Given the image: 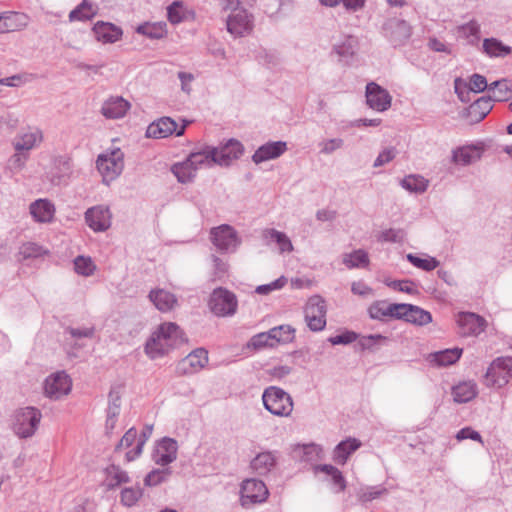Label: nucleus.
<instances>
[{
	"label": "nucleus",
	"mask_w": 512,
	"mask_h": 512,
	"mask_svg": "<svg viewBox=\"0 0 512 512\" xmlns=\"http://www.w3.org/2000/svg\"><path fill=\"white\" fill-rule=\"evenodd\" d=\"M98 41L102 43H115L122 36V30L111 23L98 22L93 28Z\"/></svg>",
	"instance_id": "nucleus-32"
},
{
	"label": "nucleus",
	"mask_w": 512,
	"mask_h": 512,
	"mask_svg": "<svg viewBox=\"0 0 512 512\" xmlns=\"http://www.w3.org/2000/svg\"><path fill=\"white\" fill-rule=\"evenodd\" d=\"M96 166L103 177V181L109 183L122 173L124 168V153L120 148L107 150L98 155Z\"/></svg>",
	"instance_id": "nucleus-4"
},
{
	"label": "nucleus",
	"mask_w": 512,
	"mask_h": 512,
	"mask_svg": "<svg viewBox=\"0 0 512 512\" xmlns=\"http://www.w3.org/2000/svg\"><path fill=\"white\" fill-rule=\"evenodd\" d=\"M305 320L312 331H321L326 326V305L320 296L309 299L305 308Z\"/></svg>",
	"instance_id": "nucleus-12"
},
{
	"label": "nucleus",
	"mask_w": 512,
	"mask_h": 512,
	"mask_svg": "<svg viewBox=\"0 0 512 512\" xmlns=\"http://www.w3.org/2000/svg\"><path fill=\"white\" fill-rule=\"evenodd\" d=\"M276 340L273 336L271 329L267 332H261L254 335L249 343L248 347L253 349H262L265 347H274L276 345Z\"/></svg>",
	"instance_id": "nucleus-49"
},
{
	"label": "nucleus",
	"mask_w": 512,
	"mask_h": 512,
	"mask_svg": "<svg viewBox=\"0 0 512 512\" xmlns=\"http://www.w3.org/2000/svg\"><path fill=\"white\" fill-rule=\"evenodd\" d=\"M457 32L460 37L467 39L472 45L476 44L480 39V25L476 20H471L458 26Z\"/></svg>",
	"instance_id": "nucleus-47"
},
{
	"label": "nucleus",
	"mask_w": 512,
	"mask_h": 512,
	"mask_svg": "<svg viewBox=\"0 0 512 512\" xmlns=\"http://www.w3.org/2000/svg\"><path fill=\"white\" fill-rule=\"evenodd\" d=\"M96 14L95 7L87 0H83L69 13L70 21H88Z\"/></svg>",
	"instance_id": "nucleus-46"
},
{
	"label": "nucleus",
	"mask_w": 512,
	"mask_h": 512,
	"mask_svg": "<svg viewBox=\"0 0 512 512\" xmlns=\"http://www.w3.org/2000/svg\"><path fill=\"white\" fill-rule=\"evenodd\" d=\"M399 304H388L384 301H378L373 303L369 309V315L372 319L376 320H384L388 317L395 318L397 317V309Z\"/></svg>",
	"instance_id": "nucleus-37"
},
{
	"label": "nucleus",
	"mask_w": 512,
	"mask_h": 512,
	"mask_svg": "<svg viewBox=\"0 0 512 512\" xmlns=\"http://www.w3.org/2000/svg\"><path fill=\"white\" fill-rule=\"evenodd\" d=\"M384 36L393 44L401 46L411 37L412 28L409 23L401 19H390L383 26Z\"/></svg>",
	"instance_id": "nucleus-17"
},
{
	"label": "nucleus",
	"mask_w": 512,
	"mask_h": 512,
	"mask_svg": "<svg viewBox=\"0 0 512 512\" xmlns=\"http://www.w3.org/2000/svg\"><path fill=\"white\" fill-rule=\"evenodd\" d=\"M454 90L461 102L467 103L470 101V87L467 82L461 78L454 80Z\"/></svg>",
	"instance_id": "nucleus-63"
},
{
	"label": "nucleus",
	"mask_w": 512,
	"mask_h": 512,
	"mask_svg": "<svg viewBox=\"0 0 512 512\" xmlns=\"http://www.w3.org/2000/svg\"><path fill=\"white\" fill-rule=\"evenodd\" d=\"M227 31L234 37H243L253 30V15L247 9L232 10L226 21Z\"/></svg>",
	"instance_id": "nucleus-11"
},
{
	"label": "nucleus",
	"mask_w": 512,
	"mask_h": 512,
	"mask_svg": "<svg viewBox=\"0 0 512 512\" xmlns=\"http://www.w3.org/2000/svg\"><path fill=\"white\" fill-rule=\"evenodd\" d=\"M492 108V98L481 97L470 105L468 115L473 122H480L489 114Z\"/></svg>",
	"instance_id": "nucleus-38"
},
{
	"label": "nucleus",
	"mask_w": 512,
	"mask_h": 512,
	"mask_svg": "<svg viewBox=\"0 0 512 512\" xmlns=\"http://www.w3.org/2000/svg\"><path fill=\"white\" fill-rule=\"evenodd\" d=\"M512 378V357H497L489 365L486 374V386L502 388L506 386Z\"/></svg>",
	"instance_id": "nucleus-6"
},
{
	"label": "nucleus",
	"mask_w": 512,
	"mask_h": 512,
	"mask_svg": "<svg viewBox=\"0 0 512 512\" xmlns=\"http://www.w3.org/2000/svg\"><path fill=\"white\" fill-rule=\"evenodd\" d=\"M106 486L109 489L129 482V476L126 471L122 470L119 466L110 465L106 468Z\"/></svg>",
	"instance_id": "nucleus-43"
},
{
	"label": "nucleus",
	"mask_w": 512,
	"mask_h": 512,
	"mask_svg": "<svg viewBox=\"0 0 512 512\" xmlns=\"http://www.w3.org/2000/svg\"><path fill=\"white\" fill-rule=\"evenodd\" d=\"M142 490L139 487L125 488L121 492V502L123 505L131 507L141 498Z\"/></svg>",
	"instance_id": "nucleus-56"
},
{
	"label": "nucleus",
	"mask_w": 512,
	"mask_h": 512,
	"mask_svg": "<svg viewBox=\"0 0 512 512\" xmlns=\"http://www.w3.org/2000/svg\"><path fill=\"white\" fill-rule=\"evenodd\" d=\"M185 341L179 326L172 322L161 324L145 344V352L150 359L163 357L170 350Z\"/></svg>",
	"instance_id": "nucleus-1"
},
{
	"label": "nucleus",
	"mask_w": 512,
	"mask_h": 512,
	"mask_svg": "<svg viewBox=\"0 0 512 512\" xmlns=\"http://www.w3.org/2000/svg\"><path fill=\"white\" fill-rule=\"evenodd\" d=\"M189 123L190 121L183 120V124L178 127L177 123L172 118L161 117L147 127L146 136L148 138L161 139L175 134L179 137L185 133L186 127Z\"/></svg>",
	"instance_id": "nucleus-9"
},
{
	"label": "nucleus",
	"mask_w": 512,
	"mask_h": 512,
	"mask_svg": "<svg viewBox=\"0 0 512 512\" xmlns=\"http://www.w3.org/2000/svg\"><path fill=\"white\" fill-rule=\"evenodd\" d=\"M208 360V352L204 348H197L177 363L176 373L178 375L198 373L208 364Z\"/></svg>",
	"instance_id": "nucleus-14"
},
{
	"label": "nucleus",
	"mask_w": 512,
	"mask_h": 512,
	"mask_svg": "<svg viewBox=\"0 0 512 512\" xmlns=\"http://www.w3.org/2000/svg\"><path fill=\"white\" fill-rule=\"evenodd\" d=\"M360 49L359 38L352 34H341L332 43L331 52L340 63L351 65L357 58Z\"/></svg>",
	"instance_id": "nucleus-7"
},
{
	"label": "nucleus",
	"mask_w": 512,
	"mask_h": 512,
	"mask_svg": "<svg viewBox=\"0 0 512 512\" xmlns=\"http://www.w3.org/2000/svg\"><path fill=\"white\" fill-rule=\"evenodd\" d=\"M287 144L284 141L268 142L260 146L252 155V161L260 164L269 160L276 159L285 153Z\"/></svg>",
	"instance_id": "nucleus-24"
},
{
	"label": "nucleus",
	"mask_w": 512,
	"mask_h": 512,
	"mask_svg": "<svg viewBox=\"0 0 512 512\" xmlns=\"http://www.w3.org/2000/svg\"><path fill=\"white\" fill-rule=\"evenodd\" d=\"M387 340L386 337L380 335V334H371L367 336H363L358 340V346L361 350H368L372 349L377 345L382 344Z\"/></svg>",
	"instance_id": "nucleus-61"
},
{
	"label": "nucleus",
	"mask_w": 512,
	"mask_h": 512,
	"mask_svg": "<svg viewBox=\"0 0 512 512\" xmlns=\"http://www.w3.org/2000/svg\"><path fill=\"white\" fill-rule=\"evenodd\" d=\"M268 497V489L262 480L246 479L241 484V505L248 507L264 502Z\"/></svg>",
	"instance_id": "nucleus-10"
},
{
	"label": "nucleus",
	"mask_w": 512,
	"mask_h": 512,
	"mask_svg": "<svg viewBox=\"0 0 512 512\" xmlns=\"http://www.w3.org/2000/svg\"><path fill=\"white\" fill-rule=\"evenodd\" d=\"M400 185L403 189L411 193L421 194L427 190L429 181L421 175L411 174L404 177L401 180Z\"/></svg>",
	"instance_id": "nucleus-40"
},
{
	"label": "nucleus",
	"mask_w": 512,
	"mask_h": 512,
	"mask_svg": "<svg viewBox=\"0 0 512 512\" xmlns=\"http://www.w3.org/2000/svg\"><path fill=\"white\" fill-rule=\"evenodd\" d=\"M73 173L72 159L68 155H57L52 158L48 172L50 181L55 185L66 184Z\"/></svg>",
	"instance_id": "nucleus-20"
},
{
	"label": "nucleus",
	"mask_w": 512,
	"mask_h": 512,
	"mask_svg": "<svg viewBox=\"0 0 512 512\" xmlns=\"http://www.w3.org/2000/svg\"><path fill=\"white\" fill-rule=\"evenodd\" d=\"M47 251L40 245L34 242L23 243L19 248V256L21 259L39 258L45 255Z\"/></svg>",
	"instance_id": "nucleus-52"
},
{
	"label": "nucleus",
	"mask_w": 512,
	"mask_h": 512,
	"mask_svg": "<svg viewBox=\"0 0 512 512\" xmlns=\"http://www.w3.org/2000/svg\"><path fill=\"white\" fill-rule=\"evenodd\" d=\"M278 462L276 451H262L256 454L250 461V469L257 475L268 474Z\"/></svg>",
	"instance_id": "nucleus-25"
},
{
	"label": "nucleus",
	"mask_w": 512,
	"mask_h": 512,
	"mask_svg": "<svg viewBox=\"0 0 512 512\" xmlns=\"http://www.w3.org/2000/svg\"><path fill=\"white\" fill-rule=\"evenodd\" d=\"M177 451V441L169 437H164L158 442L154 450L153 460L157 465L167 466L176 460Z\"/></svg>",
	"instance_id": "nucleus-23"
},
{
	"label": "nucleus",
	"mask_w": 512,
	"mask_h": 512,
	"mask_svg": "<svg viewBox=\"0 0 512 512\" xmlns=\"http://www.w3.org/2000/svg\"><path fill=\"white\" fill-rule=\"evenodd\" d=\"M168 19L172 24H178L185 19V9L179 1L173 2L167 8Z\"/></svg>",
	"instance_id": "nucleus-58"
},
{
	"label": "nucleus",
	"mask_w": 512,
	"mask_h": 512,
	"mask_svg": "<svg viewBox=\"0 0 512 512\" xmlns=\"http://www.w3.org/2000/svg\"><path fill=\"white\" fill-rule=\"evenodd\" d=\"M318 146L320 147L321 154L330 155L343 148L344 140L342 138L325 139L319 142Z\"/></svg>",
	"instance_id": "nucleus-59"
},
{
	"label": "nucleus",
	"mask_w": 512,
	"mask_h": 512,
	"mask_svg": "<svg viewBox=\"0 0 512 512\" xmlns=\"http://www.w3.org/2000/svg\"><path fill=\"white\" fill-rule=\"evenodd\" d=\"M95 333V328L93 326L88 327H67L65 329V334L70 336V339L75 341L80 340L82 338H92Z\"/></svg>",
	"instance_id": "nucleus-60"
},
{
	"label": "nucleus",
	"mask_w": 512,
	"mask_h": 512,
	"mask_svg": "<svg viewBox=\"0 0 512 512\" xmlns=\"http://www.w3.org/2000/svg\"><path fill=\"white\" fill-rule=\"evenodd\" d=\"M365 96L369 108L377 112H384L391 107L392 96L385 88L375 82L366 85Z\"/></svg>",
	"instance_id": "nucleus-15"
},
{
	"label": "nucleus",
	"mask_w": 512,
	"mask_h": 512,
	"mask_svg": "<svg viewBox=\"0 0 512 512\" xmlns=\"http://www.w3.org/2000/svg\"><path fill=\"white\" fill-rule=\"evenodd\" d=\"M42 419L41 411L32 406L17 409L12 416L11 429L21 439L31 438Z\"/></svg>",
	"instance_id": "nucleus-2"
},
{
	"label": "nucleus",
	"mask_w": 512,
	"mask_h": 512,
	"mask_svg": "<svg viewBox=\"0 0 512 512\" xmlns=\"http://www.w3.org/2000/svg\"><path fill=\"white\" fill-rule=\"evenodd\" d=\"M276 343H289L294 339L295 329L290 325H280L271 328Z\"/></svg>",
	"instance_id": "nucleus-54"
},
{
	"label": "nucleus",
	"mask_w": 512,
	"mask_h": 512,
	"mask_svg": "<svg viewBox=\"0 0 512 512\" xmlns=\"http://www.w3.org/2000/svg\"><path fill=\"white\" fill-rule=\"evenodd\" d=\"M467 84L470 87V90H472L474 93H480L487 88L489 89L486 78L483 75L477 73L470 77L469 83Z\"/></svg>",
	"instance_id": "nucleus-64"
},
{
	"label": "nucleus",
	"mask_w": 512,
	"mask_h": 512,
	"mask_svg": "<svg viewBox=\"0 0 512 512\" xmlns=\"http://www.w3.org/2000/svg\"><path fill=\"white\" fill-rule=\"evenodd\" d=\"M489 90L493 91L492 101H507L512 96V82L507 79L494 81L489 85Z\"/></svg>",
	"instance_id": "nucleus-42"
},
{
	"label": "nucleus",
	"mask_w": 512,
	"mask_h": 512,
	"mask_svg": "<svg viewBox=\"0 0 512 512\" xmlns=\"http://www.w3.org/2000/svg\"><path fill=\"white\" fill-rule=\"evenodd\" d=\"M29 212L37 223H51L55 217V206L48 199H37L29 206Z\"/></svg>",
	"instance_id": "nucleus-26"
},
{
	"label": "nucleus",
	"mask_w": 512,
	"mask_h": 512,
	"mask_svg": "<svg viewBox=\"0 0 512 512\" xmlns=\"http://www.w3.org/2000/svg\"><path fill=\"white\" fill-rule=\"evenodd\" d=\"M262 401L265 409L276 416L287 417L293 411V400L290 394L276 386H270L264 390Z\"/></svg>",
	"instance_id": "nucleus-3"
},
{
	"label": "nucleus",
	"mask_w": 512,
	"mask_h": 512,
	"mask_svg": "<svg viewBox=\"0 0 512 512\" xmlns=\"http://www.w3.org/2000/svg\"><path fill=\"white\" fill-rule=\"evenodd\" d=\"M361 447V442L356 438H347L336 445L333 451V460L344 465L351 454Z\"/></svg>",
	"instance_id": "nucleus-33"
},
{
	"label": "nucleus",
	"mask_w": 512,
	"mask_h": 512,
	"mask_svg": "<svg viewBox=\"0 0 512 512\" xmlns=\"http://www.w3.org/2000/svg\"><path fill=\"white\" fill-rule=\"evenodd\" d=\"M111 218L109 208L103 205L89 208L85 213L87 225L95 232L106 231L111 226Z\"/></svg>",
	"instance_id": "nucleus-22"
},
{
	"label": "nucleus",
	"mask_w": 512,
	"mask_h": 512,
	"mask_svg": "<svg viewBox=\"0 0 512 512\" xmlns=\"http://www.w3.org/2000/svg\"><path fill=\"white\" fill-rule=\"evenodd\" d=\"M483 50L490 57H504L511 53V47L504 45L496 38L484 39Z\"/></svg>",
	"instance_id": "nucleus-44"
},
{
	"label": "nucleus",
	"mask_w": 512,
	"mask_h": 512,
	"mask_svg": "<svg viewBox=\"0 0 512 512\" xmlns=\"http://www.w3.org/2000/svg\"><path fill=\"white\" fill-rule=\"evenodd\" d=\"M462 354V349L453 348L438 351L429 355L431 363H435L437 366H448L452 365L459 360Z\"/></svg>",
	"instance_id": "nucleus-39"
},
{
	"label": "nucleus",
	"mask_w": 512,
	"mask_h": 512,
	"mask_svg": "<svg viewBox=\"0 0 512 512\" xmlns=\"http://www.w3.org/2000/svg\"><path fill=\"white\" fill-rule=\"evenodd\" d=\"M120 394L117 391L111 390L109 393V404L107 408V416L117 418L120 414L121 402Z\"/></svg>",
	"instance_id": "nucleus-62"
},
{
	"label": "nucleus",
	"mask_w": 512,
	"mask_h": 512,
	"mask_svg": "<svg viewBox=\"0 0 512 512\" xmlns=\"http://www.w3.org/2000/svg\"><path fill=\"white\" fill-rule=\"evenodd\" d=\"M209 239L215 248L222 253H234L242 243L236 229L228 224L211 228Z\"/></svg>",
	"instance_id": "nucleus-5"
},
{
	"label": "nucleus",
	"mask_w": 512,
	"mask_h": 512,
	"mask_svg": "<svg viewBox=\"0 0 512 512\" xmlns=\"http://www.w3.org/2000/svg\"><path fill=\"white\" fill-rule=\"evenodd\" d=\"M43 142V132L38 127L28 126L20 130L12 145L15 151H29L37 148Z\"/></svg>",
	"instance_id": "nucleus-19"
},
{
	"label": "nucleus",
	"mask_w": 512,
	"mask_h": 512,
	"mask_svg": "<svg viewBox=\"0 0 512 512\" xmlns=\"http://www.w3.org/2000/svg\"><path fill=\"white\" fill-rule=\"evenodd\" d=\"M130 109V103L120 96H113L104 101L101 107L102 115L107 119L123 118Z\"/></svg>",
	"instance_id": "nucleus-27"
},
{
	"label": "nucleus",
	"mask_w": 512,
	"mask_h": 512,
	"mask_svg": "<svg viewBox=\"0 0 512 512\" xmlns=\"http://www.w3.org/2000/svg\"><path fill=\"white\" fill-rule=\"evenodd\" d=\"M478 394L477 385L473 381H464L452 388L453 399L457 403H467Z\"/></svg>",
	"instance_id": "nucleus-35"
},
{
	"label": "nucleus",
	"mask_w": 512,
	"mask_h": 512,
	"mask_svg": "<svg viewBox=\"0 0 512 512\" xmlns=\"http://www.w3.org/2000/svg\"><path fill=\"white\" fill-rule=\"evenodd\" d=\"M136 32L150 39H161L166 33V24L163 22L144 23L136 28Z\"/></svg>",
	"instance_id": "nucleus-45"
},
{
	"label": "nucleus",
	"mask_w": 512,
	"mask_h": 512,
	"mask_svg": "<svg viewBox=\"0 0 512 512\" xmlns=\"http://www.w3.org/2000/svg\"><path fill=\"white\" fill-rule=\"evenodd\" d=\"M28 24V17L23 13L4 12L0 14V33L21 30Z\"/></svg>",
	"instance_id": "nucleus-31"
},
{
	"label": "nucleus",
	"mask_w": 512,
	"mask_h": 512,
	"mask_svg": "<svg viewBox=\"0 0 512 512\" xmlns=\"http://www.w3.org/2000/svg\"><path fill=\"white\" fill-rule=\"evenodd\" d=\"M171 172L177 178L178 182L182 184L192 182L197 173L188 157L182 162L173 164L171 166Z\"/></svg>",
	"instance_id": "nucleus-36"
},
{
	"label": "nucleus",
	"mask_w": 512,
	"mask_h": 512,
	"mask_svg": "<svg viewBox=\"0 0 512 512\" xmlns=\"http://www.w3.org/2000/svg\"><path fill=\"white\" fill-rule=\"evenodd\" d=\"M75 271L83 276H90L95 270V265L90 258L78 256L74 260Z\"/></svg>",
	"instance_id": "nucleus-57"
},
{
	"label": "nucleus",
	"mask_w": 512,
	"mask_h": 512,
	"mask_svg": "<svg viewBox=\"0 0 512 512\" xmlns=\"http://www.w3.org/2000/svg\"><path fill=\"white\" fill-rule=\"evenodd\" d=\"M148 297L154 306L161 312H169L178 305L176 296L164 289L151 290Z\"/></svg>",
	"instance_id": "nucleus-30"
},
{
	"label": "nucleus",
	"mask_w": 512,
	"mask_h": 512,
	"mask_svg": "<svg viewBox=\"0 0 512 512\" xmlns=\"http://www.w3.org/2000/svg\"><path fill=\"white\" fill-rule=\"evenodd\" d=\"M261 236L266 245L275 243L280 253H290L294 250L290 238L284 232L274 228H266L262 230Z\"/></svg>",
	"instance_id": "nucleus-28"
},
{
	"label": "nucleus",
	"mask_w": 512,
	"mask_h": 512,
	"mask_svg": "<svg viewBox=\"0 0 512 512\" xmlns=\"http://www.w3.org/2000/svg\"><path fill=\"white\" fill-rule=\"evenodd\" d=\"M72 387L70 377L65 372H57L48 376L44 384V392L50 399H60L67 395Z\"/></svg>",
	"instance_id": "nucleus-18"
},
{
	"label": "nucleus",
	"mask_w": 512,
	"mask_h": 512,
	"mask_svg": "<svg viewBox=\"0 0 512 512\" xmlns=\"http://www.w3.org/2000/svg\"><path fill=\"white\" fill-rule=\"evenodd\" d=\"M456 323L458 334L463 337L477 336L484 332L487 326V322L483 317L472 312L458 313Z\"/></svg>",
	"instance_id": "nucleus-13"
},
{
	"label": "nucleus",
	"mask_w": 512,
	"mask_h": 512,
	"mask_svg": "<svg viewBox=\"0 0 512 512\" xmlns=\"http://www.w3.org/2000/svg\"><path fill=\"white\" fill-rule=\"evenodd\" d=\"M188 158L196 171L201 168H210L216 165L213 146L205 145L200 150L191 152Z\"/></svg>",
	"instance_id": "nucleus-34"
},
{
	"label": "nucleus",
	"mask_w": 512,
	"mask_h": 512,
	"mask_svg": "<svg viewBox=\"0 0 512 512\" xmlns=\"http://www.w3.org/2000/svg\"><path fill=\"white\" fill-rule=\"evenodd\" d=\"M481 149L474 145L458 147L452 151L451 161L455 165L468 166L481 158Z\"/></svg>",
	"instance_id": "nucleus-29"
},
{
	"label": "nucleus",
	"mask_w": 512,
	"mask_h": 512,
	"mask_svg": "<svg viewBox=\"0 0 512 512\" xmlns=\"http://www.w3.org/2000/svg\"><path fill=\"white\" fill-rule=\"evenodd\" d=\"M152 431H153L152 425H146L143 428L142 433L137 440V444H136L135 448L126 453V460L128 462L135 460L136 458H138L141 455L143 446L145 445L146 441L151 437Z\"/></svg>",
	"instance_id": "nucleus-51"
},
{
	"label": "nucleus",
	"mask_w": 512,
	"mask_h": 512,
	"mask_svg": "<svg viewBox=\"0 0 512 512\" xmlns=\"http://www.w3.org/2000/svg\"><path fill=\"white\" fill-rule=\"evenodd\" d=\"M171 473L172 471L170 468L154 469L146 475L144 484L149 487L157 486L166 482Z\"/></svg>",
	"instance_id": "nucleus-53"
},
{
	"label": "nucleus",
	"mask_w": 512,
	"mask_h": 512,
	"mask_svg": "<svg viewBox=\"0 0 512 512\" xmlns=\"http://www.w3.org/2000/svg\"><path fill=\"white\" fill-rule=\"evenodd\" d=\"M343 264L347 268H358V267H365L369 263L368 254L364 250H356L352 253L344 254L343 255Z\"/></svg>",
	"instance_id": "nucleus-48"
},
{
	"label": "nucleus",
	"mask_w": 512,
	"mask_h": 512,
	"mask_svg": "<svg viewBox=\"0 0 512 512\" xmlns=\"http://www.w3.org/2000/svg\"><path fill=\"white\" fill-rule=\"evenodd\" d=\"M29 159V153L19 150L15 151L8 160V167L12 172L21 171Z\"/></svg>",
	"instance_id": "nucleus-55"
},
{
	"label": "nucleus",
	"mask_w": 512,
	"mask_h": 512,
	"mask_svg": "<svg viewBox=\"0 0 512 512\" xmlns=\"http://www.w3.org/2000/svg\"><path fill=\"white\" fill-rule=\"evenodd\" d=\"M208 306L216 316L225 317L235 314L238 302L234 293L219 287L211 293Z\"/></svg>",
	"instance_id": "nucleus-8"
},
{
	"label": "nucleus",
	"mask_w": 512,
	"mask_h": 512,
	"mask_svg": "<svg viewBox=\"0 0 512 512\" xmlns=\"http://www.w3.org/2000/svg\"><path fill=\"white\" fill-rule=\"evenodd\" d=\"M216 165L228 167L231 163L239 159L243 152L244 146L236 139H230L224 144L213 147Z\"/></svg>",
	"instance_id": "nucleus-16"
},
{
	"label": "nucleus",
	"mask_w": 512,
	"mask_h": 512,
	"mask_svg": "<svg viewBox=\"0 0 512 512\" xmlns=\"http://www.w3.org/2000/svg\"><path fill=\"white\" fill-rule=\"evenodd\" d=\"M406 258L413 266L427 272L436 269L440 264L436 258L431 256L421 258L415 254L409 253L407 254Z\"/></svg>",
	"instance_id": "nucleus-50"
},
{
	"label": "nucleus",
	"mask_w": 512,
	"mask_h": 512,
	"mask_svg": "<svg viewBox=\"0 0 512 512\" xmlns=\"http://www.w3.org/2000/svg\"><path fill=\"white\" fill-rule=\"evenodd\" d=\"M388 494V489L383 485L361 486L356 496L359 502L368 503Z\"/></svg>",
	"instance_id": "nucleus-41"
},
{
	"label": "nucleus",
	"mask_w": 512,
	"mask_h": 512,
	"mask_svg": "<svg viewBox=\"0 0 512 512\" xmlns=\"http://www.w3.org/2000/svg\"><path fill=\"white\" fill-rule=\"evenodd\" d=\"M397 309L399 311H397L396 319H401L418 326H424L432 322L431 313L419 306L400 303Z\"/></svg>",
	"instance_id": "nucleus-21"
}]
</instances>
